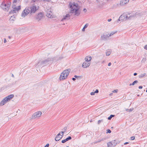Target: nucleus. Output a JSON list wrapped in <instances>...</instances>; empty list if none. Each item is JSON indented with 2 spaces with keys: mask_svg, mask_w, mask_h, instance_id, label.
<instances>
[{
  "mask_svg": "<svg viewBox=\"0 0 147 147\" xmlns=\"http://www.w3.org/2000/svg\"><path fill=\"white\" fill-rule=\"evenodd\" d=\"M80 10H71L69 13L63 16L61 21H63L65 20H68L70 19V17L72 15L78 16L80 14Z\"/></svg>",
  "mask_w": 147,
  "mask_h": 147,
  "instance_id": "1",
  "label": "nucleus"
},
{
  "mask_svg": "<svg viewBox=\"0 0 147 147\" xmlns=\"http://www.w3.org/2000/svg\"><path fill=\"white\" fill-rule=\"evenodd\" d=\"M82 3L79 1L70 2L69 6L71 9H80L81 8Z\"/></svg>",
  "mask_w": 147,
  "mask_h": 147,
  "instance_id": "2",
  "label": "nucleus"
},
{
  "mask_svg": "<svg viewBox=\"0 0 147 147\" xmlns=\"http://www.w3.org/2000/svg\"><path fill=\"white\" fill-rule=\"evenodd\" d=\"M126 16L124 14H122L119 17L120 19H121L122 21L124 20L125 18L126 19H131L132 18L136 17V13H132V12L131 13H128V14H126Z\"/></svg>",
  "mask_w": 147,
  "mask_h": 147,
  "instance_id": "3",
  "label": "nucleus"
},
{
  "mask_svg": "<svg viewBox=\"0 0 147 147\" xmlns=\"http://www.w3.org/2000/svg\"><path fill=\"white\" fill-rule=\"evenodd\" d=\"M70 71V69H67L64 70L61 74L59 77V80H63L67 78Z\"/></svg>",
  "mask_w": 147,
  "mask_h": 147,
  "instance_id": "4",
  "label": "nucleus"
},
{
  "mask_svg": "<svg viewBox=\"0 0 147 147\" xmlns=\"http://www.w3.org/2000/svg\"><path fill=\"white\" fill-rule=\"evenodd\" d=\"M53 10H47L46 11V15L49 18H55L56 16Z\"/></svg>",
  "mask_w": 147,
  "mask_h": 147,
  "instance_id": "5",
  "label": "nucleus"
},
{
  "mask_svg": "<svg viewBox=\"0 0 147 147\" xmlns=\"http://www.w3.org/2000/svg\"><path fill=\"white\" fill-rule=\"evenodd\" d=\"M11 4V1L10 0L4 1L1 4V7L3 8V9H6L7 8L9 9Z\"/></svg>",
  "mask_w": 147,
  "mask_h": 147,
  "instance_id": "6",
  "label": "nucleus"
},
{
  "mask_svg": "<svg viewBox=\"0 0 147 147\" xmlns=\"http://www.w3.org/2000/svg\"><path fill=\"white\" fill-rule=\"evenodd\" d=\"M41 114L42 112L40 111H38L34 113L29 118L30 119H35L40 117Z\"/></svg>",
  "mask_w": 147,
  "mask_h": 147,
  "instance_id": "7",
  "label": "nucleus"
},
{
  "mask_svg": "<svg viewBox=\"0 0 147 147\" xmlns=\"http://www.w3.org/2000/svg\"><path fill=\"white\" fill-rule=\"evenodd\" d=\"M44 15V14L43 12H40L36 17V19L38 21L40 20L43 17Z\"/></svg>",
  "mask_w": 147,
  "mask_h": 147,
  "instance_id": "8",
  "label": "nucleus"
},
{
  "mask_svg": "<svg viewBox=\"0 0 147 147\" xmlns=\"http://www.w3.org/2000/svg\"><path fill=\"white\" fill-rule=\"evenodd\" d=\"M109 36V34H107V33H104L101 36V39L102 40H107L109 38L110 36Z\"/></svg>",
  "mask_w": 147,
  "mask_h": 147,
  "instance_id": "9",
  "label": "nucleus"
},
{
  "mask_svg": "<svg viewBox=\"0 0 147 147\" xmlns=\"http://www.w3.org/2000/svg\"><path fill=\"white\" fill-rule=\"evenodd\" d=\"M12 7L13 9H20L21 8L20 5H17L16 2H14V1Z\"/></svg>",
  "mask_w": 147,
  "mask_h": 147,
  "instance_id": "10",
  "label": "nucleus"
},
{
  "mask_svg": "<svg viewBox=\"0 0 147 147\" xmlns=\"http://www.w3.org/2000/svg\"><path fill=\"white\" fill-rule=\"evenodd\" d=\"M14 95L11 94L7 96L5 98L6 99L7 102H8L10 101V100L14 97Z\"/></svg>",
  "mask_w": 147,
  "mask_h": 147,
  "instance_id": "11",
  "label": "nucleus"
},
{
  "mask_svg": "<svg viewBox=\"0 0 147 147\" xmlns=\"http://www.w3.org/2000/svg\"><path fill=\"white\" fill-rule=\"evenodd\" d=\"M90 65V63H87L86 62H84L82 64V67L84 68H86L89 67Z\"/></svg>",
  "mask_w": 147,
  "mask_h": 147,
  "instance_id": "12",
  "label": "nucleus"
},
{
  "mask_svg": "<svg viewBox=\"0 0 147 147\" xmlns=\"http://www.w3.org/2000/svg\"><path fill=\"white\" fill-rule=\"evenodd\" d=\"M50 61H51V59L50 58H48L47 59L42 61L41 63L43 65H43L44 66L45 65V64L47 63Z\"/></svg>",
  "mask_w": 147,
  "mask_h": 147,
  "instance_id": "13",
  "label": "nucleus"
},
{
  "mask_svg": "<svg viewBox=\"0 0 147 147\" xmlns=\"http://www.w3.org/2000/svg\"><path fill=\"white\" fill-rule=\"evenodd\" d=\"M7 102V101L5 98H4L0 102V106H3Z\"/></svg>",
  "mask_w": 147,
  "mask_h": 147,
  "instance_id": "14",
  "label": "nucleus"
},
{
  "mask_svg": "<svg viewBox=\"0 0 147 147\" xmlns=\"http://www.w3.org/2000/svg\"><path fill=\"white\" fill-rule=\"evenodd\" d=\"M129 1V0H121L120 1V4L123 5L128 3Z\"/></svg>",
  "mask_w": 147,
  "mask_h": 147,
  "instance_id": "15",
  "label": "nucleus"
},
{
  "mask_svg": "<svg viewBox=\"0 0 147 147\" xmlns=\"http://www.w3.org/2000/svg\"><path fill=\"white\" fill-rule=\"evenodd\" d=\"M92 59V57L90 56H87L85 58V61L87 62H90Z\"/></svg>",
  "mask_w": 147,
  "mask_h": 147,
  "instance_id": "16",
  "label": "nucleus"
},
{
  "mask_svg": "<svg viewBox=\"0 0 147 147\" xmlns=\"http://www.w3.org/2000/svg\"><path fill=\"white\" fill-rule=\"evenodd\" d=\"M63 136V134H62L61 136H56V137L55 138V140L57 141H59V140H60L61 138H62Z\"/></svg>",
  "mask_w": 147,
  "mask_h": 147,
  "instance_id": "17",
  "label": "nucleus"
},
{
  "mask_svg": "<svg viewBox=\"0 0 147 147\" xmlns=\"http://www.w3.org/2000/svg\"><path fill=\"white\" fill-rule=\"evenodd\" d=\"M26 12H28V10H24L22 14V17H24L25 16L27 15Z\"/></svg>",
  "mask_w": 147,
  "mask_h": 147,
  "instance_id": "18",
  "label": "nucleus"
},
{
  "mask_svg": "<svg viewBox=\"0 0 147 147\" xmlns=\"http://www.w3.org/2000/svg\"><path fill=\"white\" fill-rule=\"evenodd\" d=\"M19 10H11V11H9V13L10 14L11 13H16V11H18Z\"/></svg>",
  "mask_w": 147,
  "mask_h": 147,
  "instance_id": "19",
  "label": "nucleus"
},
{
  "mask_svg": "<svg viewBox=\"0 0 147 147\" xmlns=\"http://www.w3.org/2000/svg\"><path fill=\"white\" fill-rule=\"evenodd\" d=\"M111 52L110 51L107 50L106 51V55L107 56H109L111 54Z\"/></svg>",
  "mask_w": 147,
  "mask_h": 147,
  "instance_id": "20",
  "label": "nucleus"
},
{
  "mask_svg": "<svg viewBox=\"0 0 147 147\" xmlns=\"http://www.w3.org/2000/svg\"><path fill=\"white\" fill-rule=\"evenodd\" d=\"M88 26V24H86L84 25V26L83 28L82 29V31H85V28H87V27Z\"/></svg>",
  "mask_w": 147,
  "mask_h": 147,
  "instance_id": "21",
  "label": "nucleus"
},
{
  "mask_svg": "<svg viewBox=\"0 0 147 147\" xmlns=\"http://www.w3.org/2000/svg\"><path fill=\"white\" fill-rule=\"evenodd\" d=\"M146 73H144L142 74H141L139 76V77L140 78H143V77H144V76H146Z\"/></svg>",
  "mask_w": 147,
  "mask_h": 147,
  "instance_id": "22",
  "label": "nucleus"
},
{
  "mask_svg": "<svg viewBox=\"0 0 147 147\" xmlns=\"http://www.w3.org/2000/svg\"><path fill=\"white\" fill-rule=\"evenodd\" d=\"M112 145L111 142H109L107 143V147H112Z\"/></svg>",
  "mask_w": 147,
  "mask_h": 147,
  "instance_id": "23",
  "label": "nucleus"
},
{
  "mask_svg": "<svg viewBox=\"0 0 147 147\" xmlns=\"http://www.w3.org/2000/svg\"><path fill=\"white\" fill-rule=\"evenodd\" d=\"M117 31H115L114 32H112L111 33L109 34V36H111L113 35L114 34H115L117 32Z\"/></svg>",
  "mask_w": 147,
  "mask_h": 147,
  "instance_id": "24",
  "label": "nucleus"
},
{
  "mask_svg": "<svg viewBox=\"0 0 147 147\" xmlns=\"http://www.w3.org/2000/svg\"><path fill=\"white\" fill-rule=\"evenodd\" d=\"M71 139H72L71 137L70 136H69L67 138H66L65 139V140L67 142L69 140H71Z\"/></svg>",
  "mask_w": 147,
  "mask_h": 147,
  "instance_id": "25",
  "label": "nucleus"
},
{
  "mask_svg": "<svg viewBox=\"0 0 147 147\" xmlns=\"http://www.w3.org/2000/svg\"><path fill=\"white\" fill-rule=\"evenodd\" d=\"M15 18V16L14 15H13L12 16H11V18L9 19V20L10 21H13L14 20V18Z\"/></svg>",
  "mask_w": 147,
  "mask_h": 147,
  "instance_id": "26",
  "label": "nucleus"
},
{
  "mask_svg": "<svg viewBox=\"0 0 147 147\" xmlns=\"http://www.w3.org/2000/svg\"><path fill=\"white\" fill-rule=\"evenodd\" d=\"M115 116L114 115H111L108 118V119L109 120H110L111 119V118L112 117H113Z\"/></svg>",
  "mask_w": 147,
  "mask_h": 147,
  "instance_id": "27",
  "label": "nucleus"
},
{
  "mask_svg": "<svg viewBox=\"0 0 147 147\" xmlns=\"http://www.w3.org/2000/svg\"><path fill=\"white\" fill-rule=\"evenodd\" d=\"M103 119L98 120V123H97L98 124V125H99L101 122H103Z\"/></svg>",
  "mask_w": 147,
  "mask_h": 147,
  "instance_id": "28",
  "label": "nucleus"
},
{
  "mask_svg": "<svg viewBox=\"0 0 147 147\" xmlns=\"http://www.w3.org/2000/svg\"><path fill=\"white\" fill-rule=\"evenodd\" d=\"M146 60V58H143L142 60V63H144L145 62Z\"/></svg>",
  "mask_w": 147,
  "mask_h": 147,
  "instance_id": "29",
  "label": "nucleus"
},
{
  "mask_svg": "<svg viewBox=\"0 0 147 147\" xmlns=\"http://www.w3.org/2000/svg\"><path fill=\"white\" fill-rule=\"evenodd\" d=\"M37 10H31L30 14H31V13H34Z\"/></svg>",
  "mask_w": 147,
  "mask_h": 147,
  "instance_id": "30",
  "label": "nucleus"
},
{
  "mask_svg": "<svg viewBox=\"0 0 147 147\" xmlns=\"http://www.w3.org/2000/svg\"><path fill=\"white\" fill-rule=\"evenodd\" d=\"M138 82V81L137 80H135L132 83V84H133L134 85L135 84L137 83Z\"/></svg>",
  "mask_w": 147,
  "mask_h": 147,
  "instance_id": "31",
  "label": "nucleus"
},
{
  "mask_svg": "<svg viewBox=\"0 0 147 147\" xmlns=\"http://www.w3.org/2000/svg\"><path fill=\"white\" fill-rule=\"evenodd\" d=\"M67 129V127H64L63 130V131L65 132H66V131Z\"/></svg>",
  "mask_w": 147,
  "mask_h": 147,
  "instance_id": "32",
  "label": "nucleus"
},
{
  "mask_svg": "<svg viewBox=\"0 0 147 147\" xmlns=\"http://www.w3.org/2000/svg\"><path fill=\"white\" fill-rule=\"evenodd\" d=\"M107 133H110L111 132V130H110L109 129H107Z\"/></svg>",
  "mask_w": 147,
  "mask_h": 147,
  "instance_id": "33",
  "label": "nucleus"
},
{
  "mask_svg": "<svg viewBox=\"0 0 147 147\" xmlns=\"http://www.w3.org/2000/svg\"><path fill=\"white\" fill-rule=\"evenodd\" d=\"M118 91V90H114L112 91V92L114 93H117V92Z\"/></svg>",
  "mask_w": 147,
  "mask_h": 147,
  "instance_id": "34",
  "label": "nucleus"
},
{
  "mask_svg": "<svg viewBox=\"0 0 147 147\" xmlns=\"http://www.w3.org/2000/svg\"><path fill=\"white\" fill-rule=\"evenodd\" d=\"M131 139L132 140H134L135 139V137L134 136H132L131 137Z\"/></svg>",
  "mask_w": 147,
  "mask_h": 147,
  "instance_id": "35",
  "label": "nucleus"
},
{
  "mask_svg": "<svg viewBox=\"0 0 147 147\" xmlns=\"http://www.w3.org/2000/svg\"><path fill=\"white\" fill-rule=\"evenodd\" d=\"M66 142L65 139L61 141V142L63 143H64Z\"/></svg>",
  "mask_w": 147,
  "mask_h": 147,
  "instance_id": "36",
  "label": "nucleus"
},
{
  "mask_svg": "<svg viewBox=\"0 0 147 147\" xmlns=\"http://www.w3.org/2000/svg\"><path fill=\"white\" fill-rule=\"evenodd\" d=\"M98 92H99V91H98V90L96 89L94 91V93H98Z\"/></svg>",
  "mask_w": 147,
  "mask_h": 147,
  "instance_id": "37",
  "label": "nucleus"
},
{
  "mask_svg": "<svg viewBox=\"0 0 147 147\" xmlns=\"http://www.w3.org/2000/svg\"><path fill=\"white\" fill-rule=\"evenodd\" d=\"M49 144H47L45 146V147H49Z\"/></svg>",
  "mask_w": 147,
  "mask_h": 147,
  "instance_id": "38",
  "label": "nucleus"
},
{
  "mask_svg": "<svg viewBox=\"0 0 147 147\" xmlns=\"http://www.w3.org/2000/svg\"><path fill=\"white\" fill-rule=\"evenodd\" d=\"M95 93H94V92H92L90 93V94L91 95H94L95 94Z\"/></svg>",
  "mask_w": 147,
  "mask_h": 147,
  "instance_id": "39",
  "label": "nucleus"
},
{
  "mask_svg": "<svg viewBox=\"0 0 147 147\" xmlns=\"http://www.w3.org/2000/svg\"><path fill=\"white\" fill-rule=\"evenodd\" d=\"M133 110V109H129V112H130L132 111Z\"/></svg>",
  "mask_w": 147,
  "mask_h": 147,
  "instance_id": "40",
  "label": "nucleus"
},
{
  "mask_svg": "<svg viewBox=\"0 0 147 147\" xmlns=\"http://www.w3.org/2000/svg\"><path fill=\"white\" fill-rule=\"evenodd\" d=\"M31 9H36V7L35 6H33L32 9L31 8Z\"/></svg>",
  "mask_w": 147,
  "mask_h": 147,
  "instance_id": "41",
  "label": "nucleus"
},
{
  "mask_svg": "<svg viewBox=\"0 0 147 147\" xmlns=\"http://www.w3.org/2000/svg\"><path fill=\"white\" fill-rule=\"evenodd\" d=\"M144 49L147 50V45H146L144 47Z\"/></svg>",
  "mask_w": 147,
  "mask_h": 147,
  "instance_id": "42",
  "label": "nucleus"
},
{
  "mask_svg": "<svg viewBox=\"0 0 147 147\" xmlns=\"http://www.w3.org/2000/svg\"><path fill=\"white\" fill-rule=\"evenodd\" d=\"M143 88V87L142 86H139V87H138V88L139 89H142Z\"/></svg>",
  "mask_w": 147,
  "mask_h": 147,
  "instance_id": "43",
  "label": "nucleus"
},
{
  "mask_svg": "<svg viewBox=\"0 0 147 147\" xmlns=\"http://www.w3.org/2000/svg\"><path fill=\"white\" fill-rule=\"evenodd\" d=\"M61 135L60 134V133H59L57 136H61Z\"/></svg>",
  "mask_w": 147,
  "mask_h": 147,
  "instance_id": "44",
  "label": "nucleus"
},
{
  "mask_svg": "<svg viewBox=\"0 0 147 147\" xmlns=\"http://www.w3.org/2000/svg\"><path fill=\"white\" fill-rule=\"evenodd\" d=\"M65 132L63 131H61L60 133H61L62 134H63H63L65 133Z\"/></svg>",
  "mask_w": 147,
  "mask_h": 147,
  "instance_id": "45",
  "label": "nucleus"
},
{
  "mask_svg": "<svg viewBox=\"0 0 147 147\" xmlns=\"http://www.w3.org/2000/svg\"><path fill=\"white\" fill-rule=\"evenodd\" d=\"M7 42L6 40V39L5 38L4 40V43H6Z\"/></svg>",
  "mask_w": 147,
  "mask_h": 147,
  "instance_id": "46",
  "label": "nucleus"
},
{
  "mask_svg": "<svg viewBox=\"0 0 147 147\" xmlns=\"http://www.w3.org/2000/svg\"><path fill=\"white\" fill-rule=\"evenodd\" d=\"M74 77H75V78H78L79 77V76H77L76 75H75L74 76Z\"/></svg>",
  "mask_w": 147,
  "mask_h": 147,
  "instance_id": "47",
  "label": "nucleus"
},
{
  "mask_svg": "<svg viewBox=\"0 0 147 147\" xmlns=\"http://www.w3.org/2000/svg\"><path fill=\"white\" fill-rule=\"evenodd\" d=\"M111 64V62L109 63L108 64V66H110Z\"/></svg>",
  "mask_w": 147,
  "mask_h": 147,
  "instance_id": "48",
  "label": "nucleus"
},
{
  "mask_svg": "<svg viewBox=\"0 0 147 147\" xmlns=\"http://www.w3.org/2000/svg\"><path fill=\"white\" fill-rule=\"evenodd\" d=\"M83 11L85 13L87 11V10H83Z\"/></svg>",
  "mask_w": 147,
  "mask_h": 147,
  "instance_id": "49",
  "label": "nucleus"
},
{
  "mask_svg": "<svg viewBox=\"0 0 147 147\" xmlns=\"http://www.w3.org/2000/svg\"><path fill=\"white\" fill-rule=\"evenodd\" d=\"M72 80H73L74 81L76 80V79L75 78H72Z\"/></svg>",
  "mask_w": 147,
  "mask_h": 147,
  "instance_id": "50",
  "label": "nucleus"
},
{
  "mask_svg": "<svg viewBox=\"0 0 147 147\" xmlns=\"http://www.w3.org/2000/svg\"><path fill=\"white\" fill-rule=\"evenodd\" d=\"M137 73H134V76H136V75H137Z\"/></svg>",
  "mask_w": 147,
  "mask_h": 147,
  "instance_id": "51",
  "label": "nucleus"
},
{
  "mask_svg": "<svg viewBox=\"0 0 147 147\" xmlns=\"http://www.w3.org/2000/svg\"><path fill=\"white\" fill-rule=\"evenodd\" d=\"M111 20V19H109L108 20V22H110Z\"/></svg>",
  "mask_w": 147,
  "mask_h": 147,
  "instance_id": "52",
  "label": "nucleus"
},
{
  "mask_svg": "<svg viewBox=\"0 0 147 147\" xmlns=\"http://www.w3.org/2000/svg\"><path fill=\"white\" fill-rule=\"evenodd\" d=\"M125 111L127 112H129V109H125Z\"/></svg>",
  "mask_w": 147,
  "mask_h": 147,
  "instance_id": "53",
  "label": "nucleus"
},
{
  "mask_svg": "<svg viewBox=\"0 0 147 147\" xmlns=\"http://www.w3.org/2000/svg\"><path fill=\"white\" fill-rule=\"evenodd\" d=\"M128 143H129L128 142H125V143H124V145H126V144H128Z\"/></svg>",
  "mask_w": 147,
  "mask_h": 147,
  "instance_id": "54",
  "label": "nucleus"
},
{
  "mask_svg": "<svg viewBox=\"0 0 147 147\" xmlns=\"http://www.w3.org/2000/svg\"><path fill=\"white\" fill-rule=\"evenodd\" d=\"M59 59H61L63 58V57H59Z\"/></svg>",
  "mask_w": 147,
  "mask_h": 147,
  "instance_id": "55",
  "label": "nucleus"
},
{
  "mask_svg": "<svg viewBox=\"0 0 147 147\" xmlns=\"http://www.w3.org/2000/svg\"><path fill=\"white\" fill-rule=\"evenodd\" d=\"M10 39L11 38V37L10 36H9L8 37Z\"/></svg>",
  "mask_w": 147,
  "mask_h": 147,
  "instance_id": "56",
  "label": "nucleus"
},
{
  "mask_svg": "<svg viewBox=\"0 0 147 147\" xmlns=\"http://www.w3.org/2000/svg\"><path fill=\"white\" fill-rule=\"evenodd\" d=\"M121 20V19H120V18H119V19L118 20V21H120Z\"/></svg>",
  "mask_w": 147,
  "mask_h": 147,
  "instance_id": "57",
  "label": "nucleus"
},
{
  "mask_svg": "<svg viewBox=\"0 0 147 147\" xmlns=\"http://www.w3.org/2000/svg\"><path fill=\"white\" fill-rule=\"evenodd\" d=\"M32 1L34 2H35L36 1H37V0H32Z\"/></svg>",
  "mask_w": 147,
  "mask_h": 147,
  "instance_id": "58",
  "label": "nucleus"
},
{
  "mask_svg": "<svg viewBox=\"0 0 147 147\" xmlns=\"http://www.w3.org/2000/svg\"><path fill=\"white\" fill-rule=\"evenodd\" d=\"M17 2L16 0H14V2Z\"/></svg>",
  "mask_w": 147,
  "mask_h": 147,
  "instance_id": "59",
  "label": "nucleus"
},
{
  "mask_svg": "<svg viewBox=\"0 0 147 147\" xmlns=\"http://www.w3.org/2000/svg\"><path fill=\"white\" fill-rule=\"evenodd\" d=\"M100 0H96V1H97V2H100V1H99Z\"/></svg>",
  "mask_w": 147,
  "mask_h": 147,
  "instance_id": "60",
  "label": "nucleus"
},
{
  "mask_svg": "<svg viewBox=\"0 0 147 147\" xmlns=\"http://www.w3.org/2000/svg\"><path fill=\"white\" fill-rule=\"evenodd\" d=\"M131 85H133V84H129V86H131Z\"/></svg>",
  "mask_w": 147,
  "mask_h": 147,
  "instance_id": "61",
  "label": "nucleus"
},
{
  "mask_svg": "<svg viewBox=\"0 0 147 147\" xmlns=\"http://www.w3.org/2000/svg\"><path fill=\"white\" fill-rule=\"evenodd\" d=\"M11 76L12 77H14V75H13V74H12Z\"/></svg>",
  "mask_w": 147,
  "mask_h": 147,
  "instance_id": "62",
  "label": "nucleus"
},
{
  "mask_svg": "<svg viewBox=\"0 0 147 147\" xmlns=\"http://www.w3.org/2000/svg\"><path fill=\"white\" fill-rule=\"evenodd\" d=\"M25 136V135H24L22 137H24Z\"/></svg>",
  "mask_w": 147,
  "mask_h": 147,
  "instance_id": "63",
  "label": "nucleus"
},
{
  "mask_svg": "<svg viewBox=\"0 0 147 147\" xmlns=\"http://www.w3.org/2000/svg\"><path fill=\"white\" fill-rule=\"evenodd\" d=\"M146 92H147V89L146 90Z\"/></svg>",
  "mask_w": 147,
  "mask_h": 147,
  "instance_id": "64",
  "label": "nucleus"
}]
</instances>
